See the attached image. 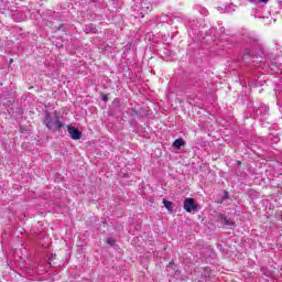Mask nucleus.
I'll return each mask as SVG.
<instances>
[{
	"label": "nucleus",
	"mask_w": 282,
	"mask_h": 282,
	"mask_svg": "<svg viewBox=\"0 0 282 282\" xmlns=\"http://www.w3.org/2000/svg\"><path fill=\"white\" fill-rule=\"evenodd\" d=\"M44 124L50 131H61L65 127L58 116H52L50 112L44 116Z\"/></svg>",
	"instance_id": "obj_1"
},
{
	"label": "nucleus",
	"mask_w": 282,
	"mask_h": 282,
	"mask_svg": "<svg viewBox=\"0 0 282 282\" xmlns=\"http://www.w3.org/2000/svg\"><path fill=\"white\" fill-rule=\"evenodd\" d=\"M183 208L186 210V213H193L197 210V204H195L194 198H185L183 203Z\"/></svg>",
	"instance_id": "obj_2"
},
{
	"label": "nucleus",
	"mask_w": 282,
	"mask_h": 282,
	"mask_svg": "<svg viewBox=\"0 0 282 282\" xmlns=\"http://www.w3.org/2000/svg\"><path fill=\"white\" fill-rule=\"evenodd\" d=\"M68 133L72 140H80V138H83V132L73 126H68Z\"/></svg>",
	"instance_id": "obj_3"
},
{
	"label": "nucleus",
	"mask_w": 282,
	"mask_h": 282,
	"mask_svg": "<svg viewBox=\"0 0 282 282\" xmlns=\"http://www.w3.org/2000/svg\"><path fill=\"white\" fill-rule=\"evenodd\" d=\"M153 8V6H151V2H149V0H142L141 1V10L142 12L141 18L144 19V13L147 14V12H151V9Z\"/></svg>",
	"instance_id": "obj_4"
},
{
	"label": "nucleus",
	"mask_w": 282,
	"mask_h": 282,
	"mask_svg": "<svg viewBox=\"0 0 282 282\" xmlns=\"http://www.w3.org/2000/svg\"><path fill=\"white\" fill-rule=\"evenodd\" d=\"M200 279H203V281H205V282L210 281V268L203 269Z\"/></svg>",
	"instance_id": "obj_5"
},
{
	"label": "nucleus",
	"mask_w": 282,
	"mask_h": 282,
	"mask_svg": "<svg viewBox=\"0 0 282 282\" xmlns=\"http://www.w3.org/2000/svg\"><path fill=\"white\" fill-rule=\"evenodd\" d=\"M84 32H86V34H89V33L96 34V32H98V30L96 29V26L94 24H88L85 26Z\"/></svg>",
	"instance_id": "obj_6"
},
{
	"label": "nucleus",
	"mask_w": 282,
	"mask_h": 282,
	"mask_svg": "<svg viewBox=\"0 0 282 282\" xmlns=\"http://www.w3.org/2000/svg\"><path fill=\"white\" fill-rule=\"evenodd\" d=\"M184 144H186V141H184V139H182V138L176 139V140L173 142L174 149H182V147H184Z\"/></svg>",
	"instance_id": "obj_7"
},
{
	"label": "nucleus",
	"mask_w": 282,
	"mask_h": 282,
	"mask_svg": "<svg viewBox=\"0 0 282 282\" xmlns=\"http://www.w3.org/2000/svg\"><path fill=\"white\" fill-rule=\"evenodd\" d=\"M163 205L165 206L167 213L173 214V203L166 199H163Z\"/></svg>",
	"instance_id": "obj_8"
},
{
	"label": "nucleus",
	"mask_w": 282,
	"mask_h": 282,
	"mask_svg": "<svg viewBox=\"0 0 282 282\" xmlns=\"http://www.w3.org/2000/svg\"><path fill=\"white\" fill-rule=\"evenodd\" d=\"M245 41H246V43H248L249 45H251V47H254V45H258V41H257V39H254V37H250V36H246L245 37Z\"/></svg>",
	"instance_id": "obj_9"
},
{
	"label": "nucleus",
	"mask_w": 282,
	"mask_h": 282,
	"mask_svg": "<svg viewBox=\"0 0 282 282\" xmlns=\"http://www.w3.org/2000/svg\"><path fill=\"white\" fill-rule=\"evenodd\" d=\"M220 219L224 226H235V221L226 218V216H220Z\"/></svg>",
	"instance_id": "obj_10"
},
{
	"label": "nucleus",
	"mask_w": 282,
	"mask_h": 282,
	"mask_svg": "<svg viewBox=\"0 0 282 282\" xmlns=\"http://www.w3.org/2000/svg\"><path fill=\"white\" fill-rule=\"evenodd\" d=\"M158 21L159 23H171V18L166 14H162Z\"/></svg>",
	"instance_id": "obj_11"
},
{
	"label": "nucleus",
	"mask_w": 282,
	"mask_h": 282,
	"mask_svg": "<svg viewBox=\"0 0 282 282\" xmlns=\"http://www.w3.org/2000/svg\"><path fill=\"white\" fill-rule=\"evenodd\" d=\"M252 54V50H250L249 47L245 48L242 51V58H248L250 55Z\"/></svg>",
	"instance_id": "obj_12"
},
{
	"label": "nucleus",
	"mask_w": 282,
	"mask_h": 282,
	"mask_svg": "<svg viewBox=\"0 0 282 282\" xmlns=\"http://www.w3.org/2000/svg\"><path fill=\"white\" fill-rule=\"evenodd\" d=\"M218 12H223V13H226V12H230V9H228V6H223V7H218L217 8Z\"/></svg>",
	"instance_id": "obj_13"
},
{
	"label": "nucleus",
	"mask_w": 282,
	"mask_h": 282,
	"mask_svg": "<svg viewBox=\"0 0 282 282\" xmlns=\"http://www.w3.org/2000/svg\"><path fill=\"white\" fill-rule=\"evenodd\" d=\"M249 3H268L270 0H248Z\"/></svg>",
	"instance_id": "obj_14"
},
{
	"label": "nucleus",
	"mask_w": 282,
	"mask_h": 282,
	"mask_svg": "<svg viewBox=\"0 0 282 282\" xmlns=\"http://www.w3.org/2000/svg\"><path fill=\"white\" fill-rule=\"evenodd\" d=\"M259 111H260V113H268V106L262 105V106L259 108Z\"/></svg>",
	"instance_id": "obj_15"
},
{
	"label": "nucleus",
	"mask_w": 282,
	"mask_h": 282,
	"mask_svg": "<svg viewBox=\"0 0 282 282\" xmlns=\"http://www.w3.org/2000/svg\"><path fill=\"white\" fill-rule=\"evenodd\" d=\"M107 243H108L109 246H116V239H113V238H107Z\"/></svg>",
	"instance_id": "obj_16"
},
{
	"label": "nucleus",
	"mask_w": 282,
	"mask_h": 282,
	"mask_svg": "<svg viewBox=\"0 0 282 282\" xmlns=\"http://www.w3.org/2000/svg\"><path fill=\"white\" fill-rule=\"evenodd\" d=\"M276 104L279 105V107H280V111L282 112V104H281V99H278Z\"/></svg>",
	"instance_id": "obj_17"
},
{
	"label": "nucleus",
	"mask_w": 282,
	"mask_h": 282,
	"mask_svg": "<svg viewBox=\"0 0 282 282\" xmlns=\"http://www.w3.org/2000/svg\"><path fill=\"white\" fill-rule=\"evenodd\" d=\"M265 56H268V55L262 52V54L260 55V58H265Z\"/></svg>",
	"instance_id": "obj_18"
},
{
	"label": "nucleus",
	"mask_w": 282,
	"mask_h": 282,
	"mask_svg": "<svg viewBox=\"0 0 282 282\" xmlns=\"http://www.w3.org/2000/svg\"><path fill=\"white\" fill-rule=\"evenodd\" d=\"M102 100H105V101H107V100H108V98H107V96H106V95H102Z\"/></svg>",
	"instance_id": "obj_19"
},
{
	"label": "nucleus",
	"mask_w": 282,
	"mask_h": 282,
	"mask_svg": "<svg viewBox=\"0 0 282 282\" xmlns=\"http://www.w3.org/2000/svg\"><path fill=\"white\" fill-rule=\"evenodd\" d=\"M187 102H189V105H193V99H188Z\"/></svg>",
	"instance_id": "obj_20"
},
{
	"label": "nucleus",
	"mask_w": 282,
	"mask_h": 282,
	"mask_svg": "<svg viewBox=\"0 0 282 282\" xmlns=\"http://www.w3.org/2000/svg\"><path fill=\"white\" fill-rule=\"evenodd\" d=\"M275 142H279V137H275Z\"/></svg>",
	"instance_id": "obj_21"
},
{
	"label": "nucleus",
	"mask_w": 282,
	"mask_h": 282,
	"mask_svg": "<svg viewBox=\"0 0 282 282\" xmlns=\"http://www.w3.org/2000/svg\"><path fill=\"white\" fill-rule=\"evenodd\" d=\"M280 219H281V221H282V212L280 213Z\"/></svg>",
	"instance_id": "obj_22"
},
{
	"label": "nucleus",
	"mask_w": 282,
	"mask_h": 282,
	"mask_svg": "<svg viewBox=\"0 0 282 282\" xmlns=\"http://www.w3.org/2000/svg\"><path fill=\"white\" fill-rule=\"evenodd\" d=\"M89 1H91V3H96V0H89Z\"/></svg>",
	"instance_id": "obj_23"
},
{
	"label": "nucleus",
	"mask_w": 282,
	"mask_h": 282,
	"mask_svg": "<svg viewBox=\"0 0 282 282\" xmlns=\"http://www.w3.org/2000/svg\"><path fill=\"white\" fill-rule=\"evenodd\" d=\"M170 265H173V262H171Z\"/></svg>",
	"instance_id": "obj_24"
}]
</instances>
